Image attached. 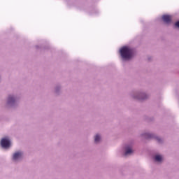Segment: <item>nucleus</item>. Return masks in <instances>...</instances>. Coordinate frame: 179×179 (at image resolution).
<instances>
[{
  "instance_id": "f257e3e1",
  "label": "nucleus",
  "mask_w": 179,
  "mask_h": 179,
  "mask_svg": "<svg viewBox=\"0 0 179 179\" xmlns=\"http://www.w3.org/2000/svg\"><path fill=\"white\" fill-rule=\"evenodd\" d=\"M120 55L123 59H131L134 55V51L128 47H123L120 49Z\"/></svg>"
},
{
  "instance_id": "f03ea898",
  "label": "nucleus",
  "mask_w": 179,
  "mask_h": 179,
  "mask_svg": "<svg viewBox=\"0 0 179 179\" xmlns=\"http://www.w3.org/2000/svg\"><path fill=\"white\" fill-rule=\"evenodd\" d=\"M1 145L2 148L6 149L8 148L9 146H10V141L8 138H2L1 141Z\"/></svg>"
},
{
  "instance_id": "7ed1b4c3",
  "label": "nucleus",
  "mask_w": 179,
  "mask_h": 179,
  "mask_svg": "<svg viewBox=\"0 0 179 179\" xmlns=\"http://www.w3.org/2000/svg\"><path fill=\"white\" fill-rule=\"evenodd\" d=\"M162 20H164V23H166V24H169L171 23L172 17L171 15H164L162 16Z\"/></svg>"
},
{
  "instance_id": "20e7f679",
  "label": "nucleus",
  "mask_w": 179,
  "mask_h": 179,
  "mask_svg": "<svg viewBox=\"0 0 179 179\" xmlns=\"http://www.w3.org/2000/svg\"><path fill=\"white\" fill-rule=\"evenodd\" d=\"M22 156H23V153H22L20 152H15L13 156V160H17V159H20V157H22Z\"/></svg>"
},
{
  "instance_id": "39448f33",
  "label": "nucleus",
  "mask_w": 179,
  "mask_h": 179,
  "mask_svg": "<svg viewBox=\"0 0 179 179\" xmlns=\"http://www.w3.org/2000/svg\"><path fill=\"white\" fill-rule=\"evenodd\" d=\"M155 162H162L163 160V157L161 155H156L155 157Z\"/></svg>"
},
{
  "instance_id": "423d86ee",
  "label": "nucleus",
  "mask_w": 179,
  "mask_h": 179,
  "mask_svg": "<svg viewBox=\"0 0 179 179\" xmlns=\"http://www.w3.org/2000/svg\"><path fill=\"white\" fill-rule=\"evenodd\" d=\"M133 152H134V151L132 150V149H131V148H127V149L126 150V152H125L124 155H125V156H127V155H131V153H133Z\"/></svg>"
},
{
  "instance_id": "0eeeda50",
  "label": "nucleus",
  "mask_w": 179,
  "mask_h": 179,
  "mask_svg": "<svg viewBox=\"0 0 179 179\" xmlns=\"http://www.w3.org/2000/svg\"><path fill=\"white\" fill-rule=\"evenodd\" d=\"M94 142L97 143L98 142H100V136L99 134H96L94 138Z\"/></svg>"
},
{
  "instance_id": "6e6552de",
  "label": "nucleus",
  "mask_w": 179,
  "mask_h": 179,
  "mask_svg": "<svg viewBox=\"0 0 179 179\" xmlns=\"http://www.w3.org/2000/svg\"><path fill=\"white\" fill-rule=\"evenodd\" d=\"M13 101H15V99L13 98V96H9L8 103H13Z\"/></svg>"
},
{
  "instance_id": "1a4fd4ad",
  "label": "nucleus",
  "mask_w": 179,
  "mask_h": 179,
  "mask_svg": "<svg viewBox=\"0 0 179 179\" xmlns=\"http://www.w3.org/2000/svg\"><path fill=\"white\" fill-rule=\"evenodd\" d=\"M175 26H176V27H178L179 28V21L176 22Z\"/></svg>"
}]
</instances>
